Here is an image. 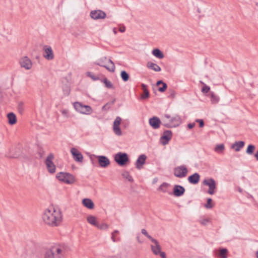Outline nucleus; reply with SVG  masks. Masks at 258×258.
Returning <instances> with one entry per match:
<instances>
[{
    "label": "nucleus",
    "mask_w": 258,
    "mask_h": 258,
    "mask_svg": "<svg viewBox=\"0 0 258 258\" xmlns=\"http://www.w3.org/2000/svg\"><path fill=\"white\" fill-rule=\"evenodd\" d=\"M87 220L89 223L95 226H96L98 223L96 220V218L95 216L92 215L89 216L87 218Z\"/></svg>",
    "instance_id": "obj_32"
},
{
    "label": "nucleus",
    "mask_w": 258,
    "mask_h": 258,
    "mask_svg": "<svg viewBox=\"0 0 258 258\" xmlns=\"http://www.w3.org/2000/svg\"><path fill=\"white\" fill-rule=\"evenodd\" d=\"M255 5H256V6L257 7V10L258 11V3H255Z\"/></svg>",
    "instance_id": "obj_63"
},
{
    "label": "nucleus",
    "mask_w": 258,
    "mask_h": 258,
    "mask_svg": "<svg viewBox=\"0 0 258 258\" xmlns=\"http://www.w3.org/2000/svg\"><path fill=\"white\" fill-rule=\"evenodd\" d=\"M63 91L64 95H69L70 92V89L68 87H67L66 88L63 89Z\"/></svg>",
    "instance_id": "obj_49"
},
{
    "label": "nucleus",
    "mask_w": 258,
    "mask_h": 258,
    "mask_svg": "<svg viewBox=\"0 0 258 258\" xmlns=\"http://www.w3.org/2000/svg\"><path fill=\"white\" fill-rule=\"evenodd\" d=\"M228 251L225 248H220L218 250V256L220 258H227Z\"/></svg>",
    "instance_id": "obj_30"
},
{
    "label": "nucleus",
    "mask_w": 258,
    "mask_h": 258,
    "mask_svg": "<svg viewBox=\"0 0 258 258\" xmlns=\"http://www.w3.org/2000/svg\"><path fill=\"white\" fill-rule=\"evenodd\" d=\"M225 149V146L224 144H221L219 145H217L214 149V150L216 152L218 153H222Z\"/></svg>",
    "instance_id": "obj_35"
},
{
    "label": "nucleus",
    "mask_w": 258,
    "mask_h": 258,
    "mask_svg": "<svg viewBox=\"0 0 258 258\" xmlns=\"http://www.w3.org/2000/svg\"><path fill=\"white\" fill-rule=\"evenodd\" d=\"M256 257L258 258V251L256 253Z\"/></svg>",
    "instance_id": "obj_64"
},
{
    "label": "nucleus",
    "mask_w": 258,
    "mask_h": 258,
    "mask_svg": "<svg viewBox=\"0 0 258 258\" xmlns=\"http://www.w3.org/2000/svg\"><path fill=\"white\" fill-rule=\"evenodd\" d=\"M152 53L154 56L159 59H162L164 57L163 53L158 48L154 49Z\"/></svg>",
    "instance_id": "obj_29"
},
{
    "label": "nucleus",
    "mask_w": 258,
    "mask_h": 258,
    "mask_svg": "<svg viewBox=\"0 0 258 258\" xmlns=\"http://www.w3.org/2000/svg\"><path fill=\"white\" fill-rule=\"evenodd\" d=\"M115 161L120 166H124L128 161L129 159L126 153L119 152L115 155Z\"/></svg>",
    "instance_id": "obj_6"
},
{
    "label": "nucleus",
    "mask_w": 258,
    "mask_h": 258,
    "mask_svg": "<svg viewBox=\"0 0 258 258\" xmlns=\"http://www.w3.org/2000/svg\"><path fill=\"white\" fill-rule=\"evenodd\" d=\"M121 121V118L119 116H117L113 122V132L117 136H121L122 135V132L119 127Z\"/></svg>",
    "instance_id": "obj_14"
},
{
    "label": "nucleus",
    "mask_w": 258,
    "mask_h": 258,
    "mask_svg": "<svg viewBox=\"0 0 258 258\" xmlns=\"http://www.w3.org/2000/svg\"><path fill=\"white\" fill-rule=\"evenodd\" d=\"M142 89L143 91V94L141 96V99H146L149 97V92L147 89V85L145 84H141Z\"/></svg>",
    "instance_id": "obj_24"
},
{
    "label": "nucleus",
    "mask_w": 258,
    "mask_h": 258,
    "mask_svg": "<svg viewBox=\"0 0 258 258\" xmlns=\"http://www.w3.org/2000/svg\"><path fill=\"white\" fill-rule=\"evenodd\" d=\"M147 66L148 68L155 72H160L161 70V68L158 64L151 61H149L147 64Z\"/></svg>",
    "instance_id": "obj_28"
},
{
    "label": "nucleus",
    "mask_w": 258,
    "mask_h": 258,
    "mask_svg": "<svg viewBox=\"0 0 258 258\" xmlns=\"http://www.w3.org/2000/svg\"><path fill=\"white\" fill-rule=\"evenodd\" d=\"M172 136V132L170 130H166L163 132V135L160 138V141L162 145H166L171 139Z\"/></svg>",
    "instance_id": "obj_12"
},
{
    "label": "nucleus",
    "mask_w": 258,
    "mask_h": 258,
    "mask_svg": "<svg viewBox=\"0 0 258 258\" xmlns=\"http://www.w3.org/2000/svg\"><path fill=\"white\" fill-rule=\"evenodd\" d=\"M123 176L126 179H127L128 181H131V182H133V179L132 178V177L130 175V174L128 173V172H125L123 174H122Z\"/></svg>",
    "instance_id": "obj_44"
},
{
    "label": "nucleus",
    "mask_w": 258,
    "mask_h": 258,
    "mask_svg": "<svg viewBox=\"0 0 258 258\" xmlns=\"http://www.w3.org/2000/svg\"><path fill=\"white\" fill-rule=\"evenodd\" d=\"M19 63L22 68H25L27 70L31 69L32 67L31 60L26 56H23L20 59Z\"/></svg>",
    "instance_id": "obj_11"
},
{
    "label": "nucleus",
    "mask_w": 258,
    "mask_h": 258,
    "mask_svg": "<svg viewBox=\"0 0 258 258\" xmlns=\"http://www.w3.org/2000/svg\"><path fill=\"white\" fill-rule=\"evenodd\" d=\"M82 203L85 207L89 209H93L94 208V204L92 201L90 199H83Z\"/></svg>",
    "instance_id": "obj_26"
},
{
    "label": "nucleus",
    "mask_w": 258,
    "mask_h": 258,
    "mask_svg": "<svg viewBox=\"0 0 258 258\" xmlns=\"http://www.w3.org/2000/svg\"><path fill=\"white\" fill-rule=\"evenodd\" d=\"M195 126V123H190L187 124V126L189 128H192Z\"/></svg>",
    "instance_id": "obj_55"
},
{
    "label": "nucleus",
    "mask_w": 258,
    "mask_h": 258,
    "mask_svg": "<svg viewBox=\"0 0 258 258\" xmlns=\"http://www.w3.org/2000/svg\"><path fill=\"white\" fill-rule=\"evenodd\" d=\"M209 96L210 97L211 102L212 104H215L219 102L220 98L215 93L213 92H210L209 93Z\"/></svg>",
    "instance_id": "obj_27"
},
{
    "label": "nucleus",
    "mask_w": 258,
    "mask_h": 258,
    "mask_svg": "<svg viewBox=\"0 0 258 258\" xmlns=\"http://www.w3.org/2000/svg\"><path fill=\"white\" fill-rule=\"evenodd\" d=\"M150 125L154 128L157 129L159 128L161 124H162V122L160 119L157 116H153L151 118L149 121Z\"/></svg>",
    "instance_id": "obj_18"
},
{
    "label": "nucleus",
    "mask_w": 258,
    "mask_h": 258,
    "mask_svg": "<svg viewBox=\"0 0 258 258\" xmlns=\"http://www.w3.org/2000/svg\"><path fill=\"white\" fill-rule=\"evenodd\" d=\"M184 187L180 185H175L173 187V194L175 197H179L182 196L185 192Z\"/></svg>",
    "instance_id": "obj_20"
},
{
    "label": "nucleus",
    "mask_w": 258,
    "mask_h": 258,
    "mask_svg": "<svg viewBox=\"0 0 258 258\" xmlns=\"http://www.w3.org/2000/svg\"><path fill=\"white\" fill-rule=\"evenodd\" d=\"M141 232L143 235H144L145 236L148 238L151 241H152V239H154L148 234V233L147 232V230L145 229H142L141 230Z\"/></svg>",
    "instance_id": "obj_43"
},
{
    "label": "nucleus",
    "mask_w": 258,
    "mask_h": 258,
    "mask_svg": "<svg viewBox=\"0 0 258 258\" xmlns=\"http://www.w3.org/2000/svg\"><path fill=\"white\" fill-rule=\"evenodd\" d=\"M159 254H160V256L162 258H166V253H165V252L161 251L160 253H159Z\"/></svg>",
    "instance_id": "obj_54"
},
{
    "label": "nucleus",
    "mask_w": 258,
    "mask_h": 258,
    "mask_svg": "<svg viewBox=\"0 0 258 258\" xmlns=\"http://www.w3.org/2000/svg\"><path fill=\"white\" fill-rule=\"evenodd\" d=\"M119 31L121 33L124 32L125 31V27L124 26L120 27L119 28Z\"/></svg>",
    "instance_id": "obj_57"
},
{
    "label": "nucleus",
    "mask_w": 258,
    "mask_h": 258,
    "mask_svg": "<svg viewBox=\"0 0 258 258\" xmlns=\"http://www.w3.org/2000/svg\"><path fill=\"white\" fill-rule=\"evenodd\" d=\"M115 102V99H114L113 100H112L110 102H109L107 103L106 104H108V106H109V108H110L111 105L114 104Z\"/></svg>",
    "instance_id": "obj_53"
},
{
    "label": "nucleus",
    "mask_w": 258,
    "mask_h": 258,
    "mask_svg": "<svg viewBox=\"0 0 258 258\" xmlns=\"http://www.w3.org/2000/svg\"><path fill=\"white\" fill-rule=\"evenodd\" d=\"M44 54L43 56L47 60H52L54 58L53 52L50 46L44 47Z\"/></svg>",
    "instance_id": "obj_19"
},
{
    "label": "nucleus",
    "mask_w": 258,
    "mask_h": 258,
    "mask_svg": "<svg viewBox=\"0 0 258 258\" xmlns=\"http://www.w3.org/2000/svg\"><path fill=\"white\" fill-rule=\"evenodd\" d=\"M147 157L145 155L142 154L139 156L136 162V167L138 169H141L142 168L143 166L145 163L146 159Z\"/></svg>",
    "instance_id": "obj_21"
},
{
    "label": "nucleus",
    "mask_w": 258,
    "mask_h": 258,
    "mask_svg": "<svg viewBox=\"0 0 258 258\" xmlns=\"http://www.w3.org/2000/svg\"><path fill=\"white\" fill-rule=\"evenodd\" d=\"M255 149V146L253 145H249L246 150V153L248 155L253 154Z\"/></svg>",
    "instance_id": "obj_33"
},
{
    "label": "nucleus",
    "mask_w": 258,
    "mask_h": 258,
    "mask_svg": "<svg viewBox=\"0 0 258 258\" xmlns=\"http://www.w3.org/2000/svg\"><path fill=\"white\" fill-rule=\"evenodd\" d=\"M254 156L258 161V150L257 151L256 153L254 154Z\"/></svg>",
    "instance_id": "obj_59"
},
{
    "label": "nucleus",
    "mask_w": 258,
    "mask_h": 258,
    "mask_svg": "<svg viewBox=\"0 0 258 258\" xmlns=\"http://www.w3.org/2000/svg\"><path fill=\"white\" fill-rule=\"evenodd\" d=\"M151 241L154 243V244L151 245V249L152 252L156 255H158L160 253L161 246L156 239H152Z\"/></svg>",
    "instance_id": "obj_17"
},
{
    "label": "nucleus",
    "mask_w": 258,
    "mask_h": 258,
    "mask_svg": "<svg viewBox=\"0 0 258 258\" xmlns=\"http://www.w3.org/2000/svg\"><path fill=\"white\" fill-rule=\"evenodd\" d=\"M244 146L243 141L235 142L231 147V149H234L236 152L239 151Z\"/></svg>",
    "instance_id": "obj_23"
},
{
    "label": "nucleus",
    "mask_w": 258,
    "mask_h": 258,
    "mask_svg": "<svg viewBox=\"0 0 258 258\" xmlns=\"http://www.w3.org/2000/svg\"><path fill=\"white\" fill-rule=\"evenodd\" d=\"M56 178L60 181L68 184H71L75 181L74 176L68 173L60 172L57 174Z\"/></svg>",
    "instance_id": "obj_4"
},
{
    "label": "nucleus",
    "mask_w": 258,
    "mask_h": 258,
    "mask_svg": "<svg viewBox=\"0 0 258 258\" xmlns=\"http://www.w3.org/2000/svg\"><path fill=\"white\" fill-rule=\"evenodd\" d=\"M74 107L78 112L82 114H90L92 112V109L91 106L84 105L79 102H75L74 103Z\"/></svg>",
    "instance_id": "obj_3"
},
{
    "label": "nucleus",
    "mask_w": 258,
    "mask_h": 258,
    "mask_svg": "<svg viewBox=\"0 0 258 258\" xmlns=\"http://www.w3.org/2000/svg\"><path fill=\"white\" fill-rule=\"evenodd\" d=\"M8 122L11 125H14L17 122L16 115L13 112H10L7 114Z\"/></svg>",
    "instance_id": "obj_25"
},
{
    "label": "nucleus",
    "mask_w": 258,
    "mask_h": 258,
    "mask_svg": "<svg viewBox=\"0 0 258 258\" xmlns=\"http://www.w3.org/2000/svg\"><path fill=\"white\" fill-rule=\"evenodd\" d=\"M53 158L54 156L53 154H49L45 161L48 171L51 174L54 173L56 170V166L52 161Z\"/></svg>",
    "instance_id": "obj_7"
},
{
    "label": "nucleus",
    "mask_w": 258,
    "mask_h": 258,
    "mask_svg": "<svg viewBox=\"0 0 258 258\" xmlns=\"http://www.w3.org/2000/svg\"><path fill=\"white\" fill-rule=\"evenodd\" d=\"M109 108V106H108V104H105L102 108V110H106Z\"/></svg>",
    "instance_id": "obj_52"
},
{
    "label": "nucleus",
    "mask_w": 258,
    "mask_h": 258,
    "mask_svg": "<svg viewBox=\"0 0 258 258\" xmlns=\"http://www.w3.org/2000/svg\"><path fill=\"white\" fill-rule=\"evenodd\" d=\"M18 110L20 113L23 114L25 110V106L24 104L22 102H20L19 103L18 105Z\"/></svg>",
    "instance_id": "obj_37"
},
{
    "label": "nucleus",
    "mask_w": 258,
    "mask_h": 258,
    "mask_svg": "<svg viewBox=\"0 0 258 258\" xmlns=\"http://www.w3.org/2000/svg\"><path fill=\"white\" fill-rule=\"evenodd\" d=\"M120 77L122 80L124 82L127 81L130 78L128 74L125 71H122L121 72Z\"/></svg>",
    "instance_id": "obj_34"
},
{
    "label": "nucleus",
    "mask_w": 258,
    "mask_h": 258,
    "mask_svg": "<svg viewBox=\"0 0 258 258\" xmlns=\"http://www.w3.org/2000/svg\"><path fill=\"white\" fill-rule=\"evenodd\" d=\"M137 240L140 243H142L143 242V241H141L140 239V237H139V236L138 235L137 237Z\"/></svg>",
    "instance_id": "obj_60"
},
{
    "label": "nucleus",
    "mask_w": 258,
    "mask_h": 258,
    "mask_svg": "<svg viewBox=\"0 0 258 258\" xmlns=\"http://www.w3.org/2000/svg\"><path fill=\"white\" fill-rule=\"evenodd\" d=\"M162 85V87H159L158 88V91L160 92H164L167 88V85L165 83H163Z\"/></svg>",
    "instance_id": "obj_46"
},
{
    "label": "nucleus",
    "mask_w": 258,
    "mask_h": 258,
    "mask_svg": "<svg viewBox=\"0 0 258 258\" xmlns=\"http://www.w3.org/2000/svg\"><path fill=\"white\" fill-rule=\"evenodd\" d=\"M101 167L106 168L110 164L109 159L105 156H95Z\"/></svg>",
    "instance_id": "obj_16"
},
{
    "label": "nucleus",
    "mask_w": 258,
    "mask_h": 258,
    "mask_svg": "<svg viewBox=\"0 0 258 258\" xmlns=\"http://www.w3.org/2000/svg\"><path fill=\"white\" fill-rule=\"evenodd\" d=\"M96 227L99 229L106 230L108 228V225L104 223H99V222H98Z\"/></svg>",
    "instance_id": "obj_36"
},
{
    "label": "nucleus",
    "mask_w": 258,
    "mask_h": 258,
    "mask_svg": "<svg viewBox=\"0 0 258 258\" xmlns=\"http://www.w3.org/2000/svg\"><path fill=\"white\" fill-rule=\"evenodd\" d=\"M119 233V232L117 230H114L113 232L111 233V240L113 242H118L120 241L121 240V238L119 237H117V235Z\"/></svg>",
    "instance_id": "obj_31"
},
{
    "label": "nucleus",
    "mask_w": 258,
    "mask_h": 258,
    "mask_svg": "<svg viewBox=\"0 0 258 258\" xmlns=\"http://www.w3.org/2000/svg\"><path fill=\"white\" fill-rule=\"evenodd\" d=\"M106 16L105 12L101 10L92 11L90 13V17L94 20L104 19Z\"/></svg>",
    "instance_id": "obj_15"
},
{
    "label": "nucleus",
    "mask_w": 258,
    "mask_h": 258,
    "mask_svg": "<svg viewBox=\"0 0 258 258\" xmlns=\"http://www.w3.org/2000/svg\"><path fill=\"white\" fill-rule=\"evenodd\" d=\"M18 155H18V154L14 155L13 156V157H14V158H17V157L18 156Z\"/></svg>",
    "instance_id": "obj_62"
},
{
    "label": "nucleus",
    "mask_w": 258,
    "mask_h": 258,
    "mask_svg": "<svg viewBox=\"0 0 258 258\" xmlns=\"http://www.w3.org/2000/svg\"><path fill=\"white\" fill-rule=\"evenodd\" d=\"M103 82L105 84L106 87L107 88H113V85L111 82L108 81L106 78L104 79Z\"/></svg>",
    "instance_id": "obj_40"
},
{
    "label": "nucleus",
    "mask_w": 258,
    "mask_h": 258,
    "mask_svg": "<svg viewBox=\"0 0 258 258\" xmlns=\"http://www.w3.org/2000/svg\"><path fill=\"white\" fill-rule=\"evenodd\" d=\"M187 173V169L184 165L177 166L174 169V176L178 178H183L185 177Z\"/></svg>",
    "instance_id": "obj_8"
},
{
    "label": "nucleus",
    "mask_w": 258,
    "mask_h": 258,
    "mask_svg": "<svg viewBox=\"0 0 258 258\" xmlns=\"http://www.w3.org/2000/svg\"><path fill=\"white\" fill-rule=\"evenodd\" d=\"M176 93L172 89H169L168 93V97L171 99H174L175 97Z\"/></svg>",
    "instance_id": "obj_38"
},
{
    "label": "nucleus",
    "mask_w": 258,
    "mask_h": 258,
    "mask_svg": "<svg viewBox=\"0 0 258 258\" xmlns=\"http://www.w3.org/2000/svg\"><path fill=\"white\" fill-rule=\"evenodd\" d=\"M166 121L165 119L163 120L162 125L166 127L170 128L178 126L181 123V119L178 115H175L171 118L170 122H165Z\"/></svg>",
    "instance_id": "obj_5"
},
{
    "label": "nucleus",
    "mask_w": 258,
    "mask_h": 258,
    "mask_svg": "<svg viewBox=\"0 0 258 258\" xmlns=\"http://www.w3.org/2000/svg\"><path fill=\"white\" fill-rule=\"evenodd\" d=\"M203 183L205 185L209 186L208 193L210 195H213L215 192V189L216 187V182L214 179L211 178L208 179H205L203 181Z\"/></svg>",
    "instance_id": "obj_10"
},
{
    "label": "nucleus",
    "mask_w": 258,
    "mask_h": 258,
    "mask_svg": "<svg viewBox=\"0 0 258 258\" xmlns=\"http://www.w3.org/2000/svg\"><path fill=\"white\" fill-rule=\"evenodd\" d=\"M209 222V219H204L201 220L200 222L202 225H206Z\"/></svg>",
    "instance_id": "obj_50"
},
{
    "label": "nucleus",
    "mask_w": 258,
    "mask_h": 258,
    "mask_svg": "<svg viewBox=\"0 0 258 258\" xmlns=\"http://www.w3.org/2000/svg\"><path fill=\"white\" fill-rule=\"evenodd\" d=\"M201 82L204 85L203 87L202 88V92L203 93H207L209 92L210 90V87L209 86L206 85L204 83H203L202 82Z\"/></svg>",
    "instance_id": "obj_41"
},
{
    "label": "nucleus",
    "mask_w": 258,
    "mask_h": 258,
    "mask_svg": "<svg viewBox=\"0 0 258 258\" xmlns=\"http://www.w3.org/2000/svg\"><path fill=\"white\" fill-rule=\"evenodd\" d=\"M44 154V152L42 150H41V149H40V150L38 151V154H39V157H40V158H42V157H43V156Z\"/></svg>",
    "instance_id": "obj_51"
},
{
    "label": "nucleus",
    "mask_w": 258,
    "mask_h": 258,
    "mask_svg": "<svg viewBox=\"0 0 258 258\" xmlns=\"http://www.w3.org/2000/svg\"><path fill=\"white\" fill-rule=\"evenodd\" d=\"M43 222L46 225L51 227H57L62 222V214L59 210L51 207L46 209L42 215Z\"/></svg>",
    "instance_id": "obj_1"
},
{
    "label": "nucleus",
    "mask_w": 258,
    "mask_h": 258,
    "mask_svg": "<svg viewBox=\"0 0 258 258\" xmlns=\"http://www.w3.org/2000/svg\"><path fill=\"white\" fill-rule=\"evenodd\" d=\"M88 76L91 77L93 80H96L97 78L95 77L94 76L92 75V73L90 72L88 73Z\"/></svg>",
    "instance_id": "obj_56"
},
{
    "label": "nucleus",
    "mask_w": 258,
    "mask_h": 258,
    "mask_svg": "<svg viewBox=\"0 0 258 258\" xmlns=\"http://www.w3.org/2000/svg\"><path fill=\"white\" fill-rule=\"evenodd\" d=\"M200 179V175L198 173H195L191 175L188 176V182L192 184H196L199 183Z\"/></svg>",
    "instance_id": "obj_22"
},
{
    "label": "nucleus",
    "mask_w": 258,
    "mask_h": 258,
    "mask_svg": "<svg viewBox=\"0 0 258 258\" xmlns=\"http://www.w3.org/2000/svg\"><path fill=\"white\" fill-rule=\"evenodd\" d=\"M113 32L114 34H117V32L116 29L115 28H113Z\"/></svg>",
    "instance_id": "obj_61"
},
{
    "label": "nucleus",
    "mask_w": 258,
    "mask_h": 258,
    "mask_svg": "<svg viewBox=\"0 0 258 258\" xmlns=\"http://www.w3.org/2000/svg\"><path fill=\"white\" fill-rule=\"evenodd\" d=\"M61 113L62 114L66 117H68L69 116V111L67 109H63L61 111Z\"/></svg>",
    "instance_id": "obj_48"
},
{
    "label": "nucleus",
    "mask_w": 258,
    "mask_h": 258,
    "mask_svg": "<svg viewBox=\"0 0 258 258\" xmlns=\"http://www.w3.org/2000/svg\"><path fill=\"white\" fill-rule=\"evenodd\" d=\"M196 121L199 123V126L203 127L204 126V122L203 119H197Z\"/></svg>",
    "instance_id": "obj_47"
},
{
    "label": "nucleus",
    "mask_w": 258,
    "mask_h": 258,
    "mask_svg": "<svg viewBox=\"0 0 258 258\" xmlns=\"http://www.w3.org/2000/svg\"><path fill=\"white\" fill-rule=\"evenodd\" d=\"M71 153L75 161L79 163H82L83 162V156L77 149L75 148H72L71 149Z\"/></svg>",
    "instance_id": "obj_13"
},
{
    "label": "nucleus",
    "mask_w": 258,
    "mask_h": 258,
    "mask_svg": "<svg viewBox=\"0 0 258 258\" xmlns=\"http://www.w3.org/2000/svg\"><path fill=\"white\" fill-rule=\"evenodd\" d=\"M168 186V184L165 182L163 183L159 187L158 189L162 190L163 192H166V188Z\"/></svg>",
    "instance_id": "obj_39"
},
{
    "label": "nucleus",
    "mask_w": 258,
    "mask_h": 258,
    "mask_svg": "<svg viewBox=\"0 0 258 258\" xmlns=\"http://www.w3.org/2000/svg\"><path fill=\"white\" fill-rule=\"evenodd\" d=\"M212 200L211 198H208L207 199V204H205V207L207 209H211L213 207V205L212 204Z\"/></svg>",
    "instance_id": "obj_42"
},
{
    "label": "nucleus",
    "mask_w": 258,
    "mask_h": 258,
    "mask_svg": "<svg viewBox=\"0 0 258 258\" xmlns=\"http://www.w3.org/2000/svg\"><path fill=\"white\" fill-rule=\"evenodd\" d=\"M66 252V248L64 245L55 244L45 251L43 258H63Z\"/></svg>",
    "instance_id": "obj_2"
},
{
    "label": "nucleus",
    "mask_w": 258,
    "mask_h": 258,
    "mask_svg": "<svg viewBox=\"0 0 258 258\" xmlns=\"http://www.w3.org/2000/svg\"><path fill=\"white\" fill-rule=\"evenodd\" d=\"M106 59V57H105L104 58H100L97 62H95V64L98 65L101 67H103L106 69L108 71L111 72H114L115 71V66L113 61L110 59H108V62L110 63L111 66L107 67V66L104 64V60Z\"/></svg>",
    "instance_id": "obj_9"
},
{
    "label": "nucleus",
    "mask_w": 258,
    "mask_h": 258,
    "mask_svg": "<svg viewBox=\"0 0 258 258\" xmlns=\"http://www.w3.org/2000/svg\"><path fill=\"white\" fill-rule=\"evenodd\" d=\"M164 82L162 80H159L156 83V85L159 86L161 84H162Z\"/></svg>",
    "instance_id": "obj_58"
},
{
    "label": "nucleus",
    "mask_w": 258,
    "mask_h": 258,
    "mask_svg": "<svg viewBox=\"0 0 258 258\" xmlns=\"http://www.w3.org/2000/svg\"><path fill=\"white\" fill-rule=\"evenodd\" d=\"M172 116H171L169 114H165L162 118V121H163V120L165 119L166 121L165 122H170V120H171V118H172ZM163 123V122H162Z\"/></svg>",
    "instance_id": "obj_45"
}]
</instances>
